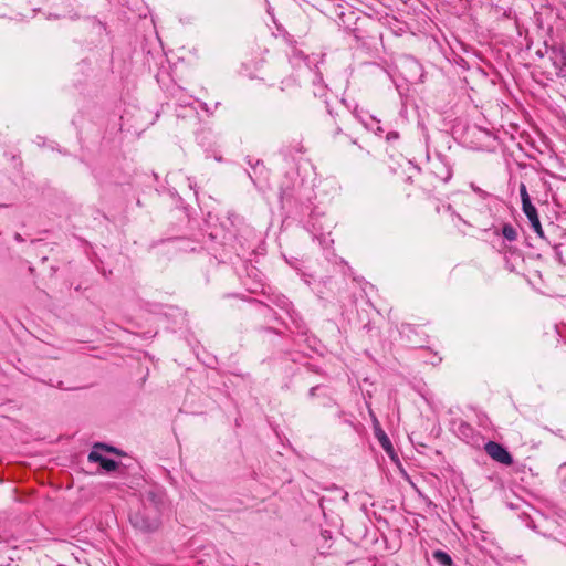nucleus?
<instances>
[{
	"label": "nucleus",
	"mask_w": 566,
	"mask_h": 566,
	"mask_svg": "<svg viewBox=\"0 0 566 566\" xmlns=\"http://www.w3.org/2000/svg\"><path fill=\"white\" fill-rule=\"evenodd\" d=\"M163 495L155 491L145 493L142 507L129 516L132 525L143 532H154L160 525Z\"/></svg>",
	"instance_id": "1"
},
{
	"label": "nucleus",
	"mask_w": 566,
	"mask_h": 566,
	"mask_svg": "<svg viewBox=\"0 0 566 566\" xmlns=\"http://www.w3.org/2000/svg\"><path fill=\"white\" fill-rule=\"evenodd\" d=\"M484 450L494 461L511 465L513 463V458L510 452L500 443L495 441H489L484 446Z\"/></svg>",
	"instance_id": "2"
},
{
	"label": "nucleus",
	"mask_w": 566,
	"mask_h": 566,
	"mask_svg": "<svg viewBox=\"0 0 566 566\" xmlns=\"http://www.w3.org/2000/svg\"><path fill=\"white\" fill-rule=\"evenodd\" d=\"M523 212L525 213V216L530 220V223H531L533 230L539 237H543V229H542V226H541V221H539L536 208L534 206L526 207L525 209H523Z\"/></svg>",
	"instance_id": "3"
},
{
	"label": "nucleus",
	"mask_w": 566,
	"mask_h": 566,
	"mask_svg": "<svg viewBox=\"0 0 566 566\" xmlns=\"http://www.w3.org/2000/svg\"><path fill=\"white\" fill-rule=\"evenodd\" d=\"M433 558L437 563H439L442 566H451L452 565V558L449 554H447L443 551H436L433 553Z\"/></svg>",
	"instance_id": "4"
},
{
	"label": "nucleus",
	"mask_w": 566,
	"mask_h": 566,
	"mask_svg": "<svg viewBox=\"0 0 566 566\" xmlns=\"http://www.w3.org/2000/svg\"><path fill=\"white\" fill-rule=\"evenodd\" d=\"M106 448L103 443H96L94 446V450H92L88 454V461L91 462H98L99 464L103 463V460H105L106 458L103 457L98 451L97 449H104Z\"/></svg>",
	"instance_id": "5"
},
{
	"label": "nucleus",
	"mask_w": 566,
	"mask_h": 566,
	"mask_svg": "<svg viewBox=\"0 0 566 566\" xmlns=\"http://www.w3.org/2000/svg\"><path fill=\"white\" fill-rule=\"evenodd\" d=\"M503 237L509 241H515L517 239V231L511 224H504L502 228Z\"/></svg>",
	"instance_id": "6"
},
{
	"label": "nucleus",
	"mask_w": 566,
	"mask_h": 566,
	"mask_svg": "<svg viewBox=\"0 0 566 566\" xmlns=\"http://www.w3.org/2000/svg\"><path fill=\"white\" fill-rule=\"evenodd\" d=\"M520 195L522 199V210L525 209L526 207L533 206L526 186L524 184L520 185Z\"/></svg>",
	"instance_id": "7"
},
{
	"label": "nucleus",
	"mask_w": 566,
	"mask_h": 566,
	"mask_svg": "<svg viewBox=\"0 0 566 566\" xmlns=\"http://www.w3.org/2000/svg\"><path fill=\"white\" fill-rule=\"evenodd\" d=\"M101 467L105 471L111 472V471H114V470L117 469L118 463L115 460H113V459H107L106 458L105 460H103V463L101 464Z\"/></svg>",
	"instance_id": "8"
},
{
	"label": "nucleus",
	"mask_w": 566,
	"mask_h": 566,
	"mask_svg": "<svg viewBox=\"0 0 566 566\" xmlns=\"http://www.w3.org/2000/svg\"><path fill=\"white\" fill-rule=\"evenodd\" d=\"M378 439L385 450L389 451L391 449V443L384 432L380 436H378Z\"/></svg>",
	"instance_id": "9"
},
{
	"label": "nucleus",
	"mask_w": 566,
	"mask_h": 566,
	"mask_svg": "<svg viewBox=\"0 0 566 566\" xmlns=\"http://www.w3.org/2000/svg\"><path fill=\"white\" fill-rule=\"evenodd\" d=\"M357 117L359 118V120H360L365 126H367V125H368V124L366 123V120H365L361 116L357 115Z\"/></svg>",
	"instance_id": "10"
},
{
	"label": "nucleus",
	"mask_w": 566,
	"mask_h": 566,
	"mask_svg": "<svg viewBox=\"0 0 566 566\" xmlns=\"http://www.w3.org/2000/svg\"><path fill=\"white\" fill-rule=\"evenodd\" d=\"M15 239H17L18 241H21V240H22V239H21V235H20L19 233H17V234H15Z\"/></svg>",
	"instance_id": "11"
}]
</instances>
